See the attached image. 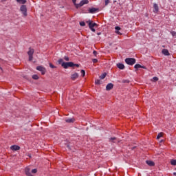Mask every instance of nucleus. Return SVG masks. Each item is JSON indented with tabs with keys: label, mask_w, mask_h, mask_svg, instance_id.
Segmentation results:
<instances>
[{
	"label": "nucleus",
	"mask_w": 176,
	"mask_h": 176,
	"mask_svg": "<svg viewBox=\"0 0 176 176\" xmlns=\"http://www.w3.org/2000/svg\"><path fill=\"white\" fill-rule=\"evenodd\" d=\"M87 23L91 31L96 32V29H94V27L97 28L98 27V25H97L96 23H93L91 21H88Z\"/></svg>",
	"instance_id": "3"
},
{
	"label": "nucleus",
	"mask_w": 176,
	"mask_h": 176,
	"mask_svg": "<svg viewBox=\"0 0 176 176\" xmlns=\"http://www.w3.org/2000/svg\"><path fill=\"white\" fill-rule=\"evenodd\" d=\"M64 60H65V61H69V58L68 56H65Z\"/></svg>",
	"instance_id": "31"
},
{
	"label": "nucleus",
	"mask_w": 176,
	"mask_h": 176,
	"mask_svg": "<svg viewBox=\"0 0 176 176\" xmlns=\"http://www.w3.org/2000/svg\"><path fill=\"white\" fill-rule=\"evenodd\" d=\"M173 175H176V173H173Z\"/></svg>",
	"instance_id": "37"
},
{
	"label": "nucleus",
	"mask_w": 176,
	"mask_h": 176,
	"mask_svg": "<svg viewBox=\"0 0 176 176\" xmlns=\"http://www.w3.org/2000/svg\"><path fill=\"white\" fill-rule=\"evenodd\" d=\"M86 75V72L85 70H81V76H85Z\"/></svg>",
	"instance_id": "28"
},
{
	"label": "nucleus",
	"mask_w": 176,
	"mask_h": 176,
	"mask_svg": "<svg viewBox=\"0 0 176 176\" xmlns=\"http://www.w3.org/2000/svg\"><path fill=\"white\" fill-rule=\"evenodd\" d=\"M153 80H154V82H157V80H159V78L157 77H153Z\"/></svg>",
	"instance_id": "30"
},
{
	"label": "nucleus",
	"mask_w": 176,
	"mask_h": 176,
	"mask_svg": "<svg viewBox=\"0 0 176 176\" xmlns=\"http://www.w3.org/2000/svg\"><path fill=\"white\" fill-rule=\"evenodd\" d=\"M162 53L164 56H170V52H168V50L167 49L162 50Z\"/></svg>",
	"instance_id": "11"
},
{
	"label": "nucleus",
	"mask_w": 176,
	"mask_h": 176,
	"mask_svg": "<svg viewBox=\"0 0 176 176\" xmlns=\"http://www.w3.org/2000/svg\"><path fill=\"white\" fill-rule=\"evenodd\" d=\"M73 3H74L76 8H80L83 6V5H87L89 3V0H82L80 3L76 4V0H72Z\"/></svg>",
	"instance_id": "2"
},
{
	"label": "nucleus",
	"mask_w": 176,
	"mask_h": 176,
	"mask_svg": "<svg viewBox=\"0 0 176 176\" xmlns=\"http://www.w3.org/2000/svg\"><path fill=\"white\" fill-rule=\"evenodd\" d=\"M78 76H79L78 75V74L77 73H74V74H72L71 78H72V80H75V79H77Z\"/></svg>",
	"instance_id": "17"
},
{
	"label": "nucleus",
	"mask_w": 176,
	"mask_h": 176,
	"mask_svg": "<svg viewBox=\"0 0 176 176\" xmlns=\"http://www.w3.org/2000/svg\"><path fill=\"white\" fill-rule=\"evenodd\" d=\"M110 142H116V141H118V139H116V138H111L109 139Z\"/></svg>",
	"instance_id": "21"
},
{
	"label": "nucleus",
	"mask_w": 176,
	"mask_h": 176,
	"mask_svg": "<svg viewBox=\"0 0 176 176\" xmlns=\"http://www.w3.org/2000/svg\"><path fill=\"white\" fill-rule=\"evenodd\" d=\"M161 137H163V133H160L157 136V140H159L161 138Z\"/></svg>",
	"instance_id": "25"
},
{
	"label": "nucleus",
	"mask_w": 176,
	"mask_h": 176,
	"mask_svg": "<svg viewBox=\"0 0 176 176\" xmlns=\"http://www.w3.org/2000/svg\"><path fill=\"white\" fill-rule=\"evenodd\" d=\"M30 173H31L32 175V174H36V173H38V170L32 169Z\"/></svg>",
	"instance_id": "24"
},
{
	"label": "nucleus",
	"mask_w": 176,
	"mask_h": 176,
	"mask_svg": "<svg viewBox=\"0 0 176 176\" xmlns=\"http://www.w3.org/2000/svg\"><path fill=\"white\" fill-rule=\"evenodd\" d=\"M34 49L32 48H29V51L28 52V56H29V61H32L34 57Z\"/></svg>",
	"instance_id": "6"
},
{
	"label": "nucleus",
	"mask_w": 176,
	"mask_h": 176,
	"mask_svg": "<svg viewBox=\"0 0 176 176\" xmlns=\"http://www.w3.org/2000/svg\"><path fill=\"white\" fill-rule=\"evenodd\" d=\"M170 164H172V166H176V160H170Z\"/></svg>",
	"instance_id": "22"
},
{
	"label": "nucleus",
	"mask_w": 176,
	"mask_h": 176,
	"mask_svg": "<svg viewBox=\"0 0 176 176\" xmlns=\"http://www.w3.org/2000/svg\"><path fill=\"white\" fill-rule=\"evenodd\" d=\"M125 63H126L128 65H134V64H135V59L133 58H126L125 59Z\"/></svg>",
	"instance_id": "5"
},
{
	"label": "nucleus",
	"mask_w": 176,
	"mask_h": 176,
	"mask_svg": "<svg viewBox=\"0 0 176 176\" xmlns=\"http://www.w3.org/2000/svg\"><path fill=\"white\" fill-rule=\"evenodd\" d=\"M80 25H81V27H85L86 23H85V22H80Z\"/></svg>",
	"instance_id": "29"
},
{
	"label": "nucleus",
	"mask_w": 176,
	"mask_h": 176,
	"mask_svg": "<svg viewBox=\"0 0 176 176\" xmlns=\"http://www.w3.org/2000/svg\"><path fill=\"white\" fill-rule=\"evenodd\" d=\"M93 54H94V56H97V52L96 51H94L93 52Z\"/></svg>",
	"instance_id": "36"
},
{
	"label": "nucleus",
	"mask_w": 176,
	"mask_h": 176,
	"mask_svg": "<svg viewBox=\"0 0 176 176\" xmlns=\"http://www.w3.org/2000/svg\"><path fill=\"white\" fill-rule=\"evenodd\" d=\"M25 173L28 176H32V173H31V168L30 167L25 168Z\"/></svg>",
	"instance_id": "8"
},
{
	"label": "nucleus",
	"mask_w": 176,
	"mask_h": 176,
	"mask_svg": "<svg viewBox=\"0 0 176 176\" xmlns=\"http://www.w3.org/2000/svg\"><path fill=\"white\" fill-rule=\"evenodd\" d=\"M105 5H108L109 3V0H104Z\"/></svg>",
	"instance_id": "33"
},
{
	"label": "nucleus",
	"mask_w": 176,
	"mask_h": 176,
	"mask_svg": "<svg viewBox=\"0 0 176 176\" xmlns=\"http://www.w3.org/2000/svg\"><path fill=\"white\" fill-rule=\"evenodd\" d=\"M117 67L118 68H119L120 69H124V65L122 64V63H118L117 64Z\"/></svg>",
	"instance_id": "18"
},
{
	"label": "nucleus",
	"mask_w": 176,
	"mask_h": 176,
	"mask_svg": "<svg viewBox=\"0 0 176 176\" xmlns=\"http://www.w3.org/2000/svg\"><path fill=\"white\" fill-rule=\"evenodd\" d=\"M97 10H98V9H97L96 8H89V13H96V12H97Z\"/></svg>",
	"instance_id": "16"
},
{
	"label": "nucleus",
	"mask_w": 176,
	"mask_h": 176,
	"mask_svg": "<svg viewBox=\"0 0 176 176\" xmlns=\"http://www.w3.org/2000/svg\"><path fill=\"white\" fill-rule=\"evenodd\" d=\"M98 60L97 59H93V63H98Z\"/></svg>",
	"instance_id": "35"
},
{
	"label": "nucleus",
	"mask_w": 176,
	"mask_h": 176,
	"mask_svg": "<svg viewBox=\"0 0 176 176\" xmlns=\"http://www.w3.org/2000/svg\"><path fill=\"white\" fill-rule=\"evenodd\" d=\"M58 64H61V65H63V63H65V62H64V60L63 59H59L58 60Z\"/></svg>",
	"instance_id": "27"
},
{
	"label": "nucleus",
	"mask_w": 176,
	"mask_h": 176,
	"mask_svg": "<svg viewBox=\"0 0 176 176\" xmlns=\"http://www.w3.org/2000/svg\"><path fill=\"white\" fill-rule=\"evenodd\" d=\"M134 67H135L136 69H138V68H145V67L142 66V65H140V64L135 65Z\"/></svg>",
	"instance_id": "20"
},
{
	"label": "nucleus",
	"mask_w": 176,
	"mask_h": 176,
	"mask_svg": "<svg viewBox=\"0 0 176 176\" xmlns=\"http://www.w3.org/2000/svg\"><path fill=\"white\" fill-rule=\"evenodd\" d=\"M96 85H100V80H96Z\"/></svg>",
	"instance_id": "34"
},
{
	"label": "nucleus",
	"mask_w": 176,
	"mask_h": 176,
	"mask_svg": "<svg viewBox=\"0 0 176 176\" xmlns=\"http://www.w3.org/2000/svg\"><path fill=\"white\" fill-rule=\"evenodd\" d=\"M62 67L67 69L69 67H79L78 64H74L72 62H65L62 63Z\"/></svg>",
	"instance_id": "1"
},
{
	"label": "nucleus",
	"mask_w": 176,
	"mask_h": 176,
	"mask_svg": "<svg viewBox=\"0 0 176 176\" xmlns=\"http://www.w3.org/2000/svg\"><path fill=\"white\" fill-rule=\"evenodd\" d=\"M18 3H21V5H24L27 2V0H16Z\"/></svg>",
	"instance_id": "19"
},
{
	"label": "nucleus",
	"mask_w": 176,
	"mask_h": 176,
	"mask_svg": "<svg viewBox=\"0 0 176 176\" xmlns=\"http://www.w3.org/2000/svg\"><path fill=\"white\" fill-rule=\"evenodd\" d=\"M105 76H107V73L102 74L100 76V79H105Z\"/></svg>",
	"instance_id": "23"
},
{
	"label": "nucleus",
	"mask_w": 176,
	"mask_h": 176,
	"mask_svg": "<svg viewBox=\"0 0 176 176\" xmlns=\"http://www.w3.org/2000/svg\"><path fill=\"white\" fill-rule=\"evenodd\" d=\"M65 122L67 123H74L75 122V118H67Z\"/></svg>",
	"instance_id": "15"
},
{
	"label": "nucleus",
	"mask_w": 176,
	"mask_h": 176,
	"mask_svg": "<svg viewBox=\"0 0 176 176\" xmlns=\"http://www.w3.org/2000/svg\"><path fill=\"white\" fill-rule=\"evenodd\" d=\"M115 30H116V34H118V35H122V33H120V32H119V31H120V27L116 26L115 28Z\"/></svg>",
	"instance_id": "14"
},
{
	"label": "nucleus",
	"mask_w": 176,
	"mask_h": 176,
	"mask_svg": "<svg viewBox=\"0 0 176 176\" xmlns=\"http://www.w3.org/2000/svg\"><path fill=\"white\" fill-rule=\"evenodd\" d=\"M32 78H33L34 79H35L36 80H38V79H39V76H38V75H36V74L33 75V76H32Z\"/></svg>",
	"instance_id": "26"
},
{
	"label": "nucleus",
	"mask_w": 176,
	"mask_h": 176,
	"mask_svg": "<svg viewBox=\"0 0 176 176\" xmlns=\"http://www.w3.org/2000/svg\"><path fill=\"white\" fill-rule=\"evenodd\" d=\"M50 68H56V66L53 65V64L50 63Z\"/></svg>",
	"instance_id": "32"
},
{
	"label": "nucleus",
	"mask_w": 176,
	"mask_h": 176,
	"mask_svg": "<svg viewBox=\"0 0 176 176\" xmlns=\"http://www.w3.org/2000/svg\"><path fill=\"white\" fill-rule=\"evenodd\" d=\"M146 164H148V166H150L151 167H153V166H155V162H153L151 160H147L146 161Z\"/></svg>",
	"instance_id": "12"
},
{
	"label": "nucleus",
	"mask_w": 176,
	"mask_h": 176,
	"mask_svg": "<svg viewBox=\"0 0 176 176\" xmlns=\"http://www.w3.org/2000/svg\"><path fill=\"white\" fill-rule=\"evenodd\" d=\"M21 12L22 13L23 17H27L28 14L27 13V6L22 5L20 8Z\"/></svg>",
	"instance_id": "4"
},
{
	"label": "nucleus",
	"mask_w": 176,
	"mask_h": 176,
	"mask_svg": "<svg viewBox=\"0 0 176 176\" xmlns=\"http://www.w3.org/2000/svg\"><path fill=\"white\" fill-rule=\"evenodd\" d=\"M153 12L154 13H157V12H159V6H157V4L154 3L153 4Z\"/></svg>",
	"instance_id": "9"
},
{
	"label": "nucleus",
	"mask_w": 176,
	"mask_h": 176,
	"mask_svg": "<svg viewBox=\"0 0 176 176\" xmlns=\"http://www.w3.org/2000/svg\"><path fill=\"white\" fill-rule=\"evenodd\" d=\"M37 71H40L41 72L42 75H45L46 74V69L42 66H38L36 67Z\"/></svg>",
	"instance_id": "7"
},
{
	"label": "nucleus",
	"mask_w": 176,
	"mask_h": 176,
	"mask_svg": "<svg viewBox=\"0 0 176 176\" xmlns=\"http://www.w3.org/2000/svg\"><path fill=\"white\" fill-rule=\"evenodd\" d=\"M111 89H113V84L109 83L106 87V90H111Z\"/></svg>",
	"instance_id": "13"
},
{
	"label": "nucleus",
	"mask_w": 176,
	"mask_h": 176,
	"mask_svg": "<svg viewBox=\"0 0 176 176\" xmlns=\"http://www.w3.org/2000/svg\"><path fill=\"white\" fill-rule=\"evenodd\" d=\"M11 151H20V146L14 145L10 147Z\"/></svg>",
	"instance_id": "10"
}]
</instances>
